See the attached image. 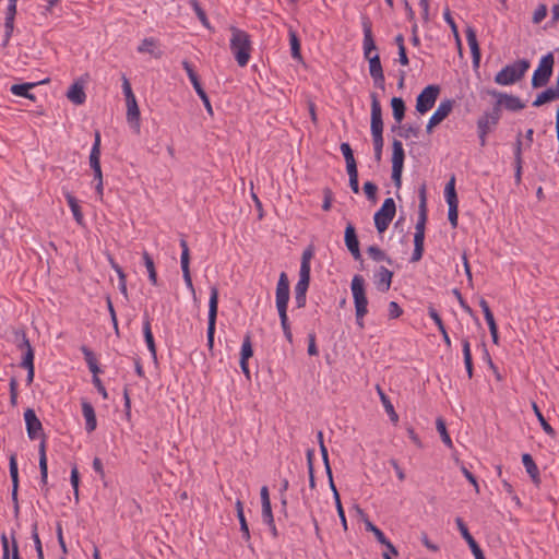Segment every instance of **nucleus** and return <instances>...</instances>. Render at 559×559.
<instances>
[{
	"mask_svg": "<svg viewBox=\"0 0 559 559\" xmlns=\"http://www.w3.org/2000/svg\"><path fill=\"white\" fill-rule=\"evenodd\" d=\"M139 53H148L155 59H159L163 56V51L159 49L158 40L154 37L144 38L136 48Z\"/></svg>",
	"mask_w": 559,
	"mask_h": 559,
	"instance_id": "6ab92c4d",
	"label": "nucleus"
},
{
	"mask_svg": "<svg viewBox=\"0 0 559 559\" xmlns=\"http://www.w3.org/2000/svg\"><path fill=\"white\" fill-rule=\"evenodd\" d=\"M142 255H143L144 265L148 273V280L152 283V285L156 286L157 285V273L155 270L154 260L146 251H144Z\"/></svg>",
	"mask_w": 559,
	"mask_h": 559,
	"instance_id": "e433bc0d",
	"label": "nucleus"
},
{
	"mask_svg": "<svg viewBox=\"0 0 559 559\" xmlns=\"http://www.w3.org/2000/svg\"><path fill=\"white\" fill-rule=\"evenodd\" d=\"M48 81V79L41 81V83H46ZM37 84H40L39 83H22V84H13L10 88L11 93L16 95V96H21V97H25V98H29L32 100L35 99V96L33 94L29 93V90L35 87Z\"/></svg>",
	"mask_w": 559,
	"mask_h": 559,
	"instance_id": "bb28decb",
	"label": "nucleus"
},
{
	"mask_svg": "<svg viewBox=\"0 0 559 559\" xmlns=\"http://www.w3.org/2000/svg\"><path fill=\"white\" fill-rule=\"evenodd\" d=\"M427 222V216L418 215V219L416 223V233L414 235V243L413 245H424L425 240V225Z\"/></svg>",
	"mask_w": 559,
	"mask_h": 559,
	"instance_id": "58836bf2",
	"label": "nucleus"
},
{
	"mask_svg": "<svg viewBox=\"0 0 559 559\" xmlns=\"http://www.w3.org/2000/svg\"><path fill=\"white\" fill-rule=\"evenodd\" d=\"M67 97L75 105L84 104L86 94L84 92L83 85L79 82L73 83L67 92Z\"/></svg>",
	"mask_w": 559,
	"mask_h": 559,
	"instance_id": "b1692460",
	"label": "nucleus"
},
{
	"mask_svg": "<svg viewBox=\"0 0 559 559\" xmlns=\"http://www.w3.org/2000/svg\"><path fill=\"white\" fill-rule=\"evenodd\" d=\"M231 38H230V50L239 67H246L250 59L251 53V40L247 32L230 26Z\"/></svg>",
	"mask_w": 559,
	"mask_h": 559,
	"instance_id": "7ed1b4c3",
	"label": "nucleus"
},
{
	"mask_svg": "<svg viewBox=\"0 0 559 559\" xmlns=\"http://www.w3.org/2000/svg\"><path fill=\"white\" fill-rule=\"evenodd\" d=\"M143 334L150 353L153 355V357H156V345L151 330V322L147 317L143 322Z\"/></svg>",
	"mask_w": 559,
	"mask_h": 559,
	"instance_id": "473e14b6",
	"label": "nucleus"
},
{
	"mask_svg": "<svg viewBox=\"0 0 559 559\" xmlns=\"http://www.w3.org/2000/svg\"><path fill=\"white\" fill-rule=\"evenodd\" d=\"M182 252L180 257V264L182 270L183 281L186 283L187 288L191 292L193 296H195V289L192 283L191 273H190V251L189 247H182Z\"/></svg>",
	"mask_w": 559,
	"mask_h": 559,
	"instance_id": "dca6fc26",
	"label": "nucleus"
},
{
	"mask_svg": "<svg viewBox=\"0 0 559 559\" xmlns=\"http://www.w3.org/2000/svg\"><path fill=\"white\" fill-rule=\"evenodd\" d=\"M462 352H463L464 365H465V368L467 371V376L471 379V378H473L474 368H473V358H472V353H471V344H469V341L467 337H464L462 340Z\"/></svg>",
	"mask_w": 559,
	"mask_h": 559,
	"instance_id": "c756f323",
	"label": "nucleus"
},
{
	"mask_svg": "<svg viewBox=\"0 0 559 559\" xmlns=\"http://www.w3.org/2000/svg\"><path fill=\"white\" fill-rule=\"evenodd\" d=\"M81 352L83 353L84 359L88 367H91L92 365L97 362V359H96L94 353L87 346L83 345L81 347Z\"/></svg>",
	"mask_w": 559,
	"mask_h": 559,
	"instance_id": "774afa93",
	"label": "nucleus"
},
{
	"mask_svg": "<svg viewBox=\"0 0 559 559\" xmlns=\"http://www.w3.org/2000/svg\"><path fill=\"white\" fill-rule=\"evenodd\" d=\"M313 254L314 253H313L312 247H308L302 252L300 270L299 271L311 272L310 262H311V259L313 258Z\"/></svg>",
	"mask_w": 559,
	"mask_h": 559,
	"instance_id": "3c124183",
	"label": "nucleus"
},
{
	"mask_svg": "<svg viewBox=\"0 0 559 559\" xmlns=\"http://www.w3.org/2000/svg\"><path fill=\"white\" fill-rule=\"evenodd\" d=\"M559 100V90L555 87H548L542 93H539L532 105L534 107H540L547 103Z\"/></svg>",
	"mask_w": 559,
	"mask_h": 559,
	"instance_id": "5701e85b",
	"label": "nucleus"
},
{
	"mask_svg": "<svg viewBox=\"0 0 559 559\" xmlns=\"http://www.w3.org/2000/svg\"><path fill=\"white\" fill-rule=\"evenodd\" d=\"M64 197H66L67 203H68L69 207L71 209V212H72V214L74 216V219L79 224H81L82 221H83V214H82V211H81V206L79 205V201L70 192H66Z\"/></svg>",
	"mask_w": 559,
	"mask_h": 559,
	"instance_id": "72a5a7b5",
	"label": "nucleus"
},
{
	"mask_svg": "<svg viewBox=\"0 0 559 559\" xmlns=\"http://www.w3.org/2000/svg\"><path fill=\"white\" fill-rule=\"evenodd\" d=\"M262 519L265 524L273 525L274 518L271 503L262 504Z\"/></svg>",
	"mask_w": 559,
	"mask_h": 559,
	"instance_id": "0e129e2a",
	"label": "nucleus"
},
{
	"mask_svg": "<svg viewBox=\"0 0 559 559\" xmlns=\"http://www.w3.org/2000/svg\"><path fill=\"white\" fill-rule=\"evenodd\" d=\"M17 348L24 352L20 366L22 368L34 366V349L27 335L24 332L22 333L21 342L17 344Z\"/></svg>",
	"mask_w": 559,
	"mask_h": 559,
	"instance_id": "f3484780",
	"label": "nucleus"
},
{
	"mask_svg": "<svg viewBox=\"0 0 559 559\" xmlns=\"http://www.w3.org/2000/svg\"><path fill=\"white\" fill-rule=\"evenodd\" d=\"M350 289L355 304L356 317L364 318L367 312L368 299L365 292V280L361 275H355L352 280Z\"/></svg>",
	"mask_w": 559,
	"mask_h": 559,
	"instance_id": "423d86ee",
	"label": "nucleus"
},
{
	"mask_svg": "<svg viewBox=\"0 0 559 559\" xmlns=\"http://www.w3.org/2000/svg\"><path fill=\"white\" fill-rule=\"evenodd\" d=\"M530 66L527 59H520L512 64H507L496 74L495 82L503 86L514 84L525 75Z\"/></svg>",
	"mask_w": 559,
	"mask_h": 559,
	"instance_id": "20e7f679",
	"label": "nucleus"
},
{
	"mask_svg": "<svg viewBox=\"0 0 559 559\" xmlns=\"http://www.w3.org/2000/svg\"><path fill=\"white\" fill-rule=\"evenodd\" d=\"M393 272L384 266H380L374 273V284L380 292H388L391 287Z\"/></svg>",
	"mask_w": 559,
	"mask_h": 559,
	"instance_id": "a211bd4d",
	"label": "nucleus"
},
{
	"mask_svg": "<svg viewBox=\"0 0 559 559\" xmlns=\"http://www.w3.org/2000/svg\"><path fill=\"white\" fill-rule=\"evenodd\" d=\"M217 310H218V289L215 286H212L210 289V300H209V318H207V347L210 349L214 346V335H215V326L217 319Z\"/></svg>",
	"mask_w": 559,
	"mask_h": 559,
	"instance_id": "0eeeda50",
	"label": "nucleus"
},
{
	"mask_svg": "<svg viewBox=\"0 0 559 559\" xmlns=\"http://www.w3.org/2000/svg\"><path fill=\"white\" fill-rule=\"evenodd\" d=\"M396 212L395 202L392 198L383 201L381 207L374 214V225L379 234H382L392 222Z\"/></svg>",
	"mask_w": 559,
	"mask_h": 559,
	"instance_id": "6e6552de",
	"label": "nucleus"
},
{
	"mask_svg": "<svg viewBox=\"0 0 559 559\" xmlns=\"http://www.w3.org/2000/svg\"><path fill=\"white\" fill-rule=\"evenodd\" d=\"M444 197L449 205L448 217L453 227L457 225L459 200L455 191V178L452 177L445 185Z\"/></svg>",
	"mask_w": 559,
	"mask_h": 559,
	"instance_id": "9d476101",
	"label": "nucleus"
},
{
	"mask_svg": "<svg viewBox=\"0 0 559 559\" xmlns=\"http://www.w3.org/2000/svg\"><path fill=\"white\" fill-rule=\"evenodd\" d=\"M82 413L85 418V429L87 432H92L97 427L96 415L93 405L83 400L82 401Z\"/></svg>",
	"mask_w": 559,
	"mask_h": 559,
	"instance_id": "4be33fe9",
	"label": "nucleus"
},
{
	"mask_svg": "<svg viewBox=\"0 0 559 559\" xmlns=\"http://www.w3.org/2000/svg\"><path fill=\"white\" fill-rule=\"evenodd\" d=\"M455 523H456V526H457L462 537L464 538V540L469 546V548H471L475 559H486L481 548L476 543L474 537L471 535V533H469L466 524L464 523V521L461 518H456L455 519Z\"/></svg>",
	"mask_w": 559,
	"mask_h": 559,
	"instance_id": "4468645a",
	"label": "nucleus"
},
{
	"mask_svg": "<svg viewBox=\"0 0 559 559\" xmlns=\"http://www.w3.org/2000/svg\"><path fill=\"white\" fill-rule=\"evenodd\" d=\"M547 15V5L540 3L535 10L532 21L534 24H539Z\"/></svg>",
	"mask_w": 559,
	"mask_h": 559,
	"instance_id": "052dcab7",
	"label": "nucleus"
},
{
	"mask_svg": "<svg viewBox=\"0 0 559 559\" xmlns=\"http://www.w3.org/2000/svg\"><path fill=\"white\" fill-rule=\"evenodd\" d=\"M32 538L34 540V546H35V549L37 552V559H45L41 540H40L38 532H37V523L36 522L32 526Z\"/></svg>",
	"mask_w": 559,
	"mask_h": 559,
	"instance_id": "8fccbe9b",
	"label": "nucleus"
},
{
	"mask_svg": "<svg viewBox=\"0 0 559 559\" xmlns=\"http://www.w3.org/2000/svg\"><path fill=\"white\" fill-rule=\"evenodd\" d=\"M344 245H359L356 229L350 223L345 228Z\"/></svg>",
	"mask_w": 559,
	"mask_h": 559,
	"instance_id": "de8ad7c7",
	"label": "nucleus"
},
{
	"mask_svg": "<svg viewBox=\"0 0 559 559\" xmlns=\"http://www.w3.org/2000/svg\"><path fill=\"white\" fill-rule=\"evenodd\" d=\"M533 409H534V413L538 419V421L540 423V426L543 428V430L550 437H555L556 432L554 430V428L548 424V421L545 419V417L543 416L540 409L538 408L537 404L536 403H533Z\"/></svg>",
	"mask_w": 559,
	"mask_h": 559,
	"instance_id": "a19ab883",
	"label": "nucleus"
},
{
	"mask_svg": "<svg viewBox=\"0 0 559 559\" xmlns=\"http://www.w3.org/2000/svg\"><path fill=\"white\" fill-rule=\"evenodd\" d=\"M310 284V272L299 271V280L295 286V294L306 295Z\"/></svg>",
	"mask_w": 559,
	"mask_h": 559,
	"instance_id": "4c0bfd02",
	"label": "nucleus"
},
{
	"mask_svg": "<svg viewBox=\"0 0 559 559\" xmlns=\"http://www.w3.org/2000/svg\"><path fill=\"white\" fill-rule=\"evenodd\" d=\"M362 31L364 40L362 49L364 57L369 62V74L373 81V85L381 91L385 90V76L381 64L380 56L378 52L372 55V51H377V45L373 39L371 22L368 17L362 19Z\"/></svg>",
	"mask_w": 559,
	"mask_h": 559,
	"instance_id": "f257e3e1",
	"label": "nucleus"
},
{
	"mask_svg": "<svg viewBox=\"0 0 559 559\" xmlns=\"http://www.w3.org/2000/svg\"><path fill=\"white\" fill-rule=\"evenodd\" d=\"M501 118V102H496L492 106V109L488 112H485L479 119H485L488 121V127L493 128L498 124Z\"/></svg>",
	"mask_w": 559,
	"mask_h": 559,
	"instance_id": "7c9ffc66",
	"label": "nucleus"
},
{
	"mask_svg": "<svg viewBox=\"0 0 559 559\" xmlns=\"http://www.w3.org/2000/svg\"><path fill=\"white\" fill-rule=\"evenodd\" d=\"M198 96L201 98L206 111L212 116L213 115V108L210 102V98L207 94L205 93L204 88L202 87L200 81L192 85Z\"/></svg>",
	"mask_w": 559,
	"mask_h": 559,
	"instance_id": "ea45409f",
	"label": "nucleus"
},
{
	"mask_svg": "<svg viewBox=\"0 0 559 559\" xmlns=\"http://www.w3.org/2000/svg\"><path fill=\"white\" fill-rule=\"evenodd\" d=\"M39 454V471H40V484L41 490L45 496L49 492L48 487V465H47V455H46V439H43L38 447Z\"/></svg>",
	"mask_w": 559,
	"mask_h": 559,
	"instance_id": "2eb2a0df",
	"label": "nucleus"
},
{
	"mask_svg": "<svg viewBox=\"0 0 559 559\" xmlns=\"http://www.w3.org/2000/svg\"><path fill=\"white\" fill-rule=\"evenodd\" d=\"M90 166L92 169L100 168V132H95L94 143L90 153Z\"/></svg>",
	"mask_w": 559,
	"mask_h": 559,
	"instance_id": "a878e982",
	"label": "nucleus"
},
{
	"mask_svg": "<svg viewBox=\"0 0 559 559\" xmlns=\"http://www.w3.org/2000/svg\"><path fill=\"white\" fill-rule=\"evenodd\" d=\"M488 94L496 97L497 102H501V106L509 111H519L525 107V104L518 96L501 93L496 90L488 91Z\"/></svg>",
	"mask_w": 559,
	"mask_h": 559,
	"instance_id": "ddd939ff",
	"label": "nucleus"
},
{
	"mask_svg": "<svg viewBox=\"0 0 559 559\" xmlns=\"http://www.w3.org/2000/svg\"><path fill=\"white\" fill-rule=\"evenodd\" d=\"M392 115L397 123H401L405 117V102L402 97H393L391 99Z\"/></svg>",
	"mask_w": 559,
	"mask_h": 559,
	"instance_id": "c85d7f7f",
	"label": "nucleus"
},
{
	"mask_svg": "<svg viewBox=\"0 0 559 559\" xmlns=\"http://www.w3.org/2000/svg\"><path fill=\"white\" fill-rule=\"evenodd\" d=\"M371 98V135L374 150V159L380 162L382 158L383 148V120L382 108L377 93H370Z\"/></svg>",
	"mask_w": 559,
	"mask_h": 559,
	"instance_id": "f03ea898",
	"label": "nucleus"
},
{
	"mask_svg": "<svg viewBox=\"0 0 559 559\" xmlns=\"http://www.w3.org/2000/svg\"><path fill=\"white\" fill-rule=\"evenodd\" d=\"M436 427L438 432L440 433V437L445 445L449 448L452 447V440L447 431L445 423L442 418H437L436 420Z\"/></svg>",
	"mask_w": 559,
	"mask_h": 559,
	"instance_id": "49530a36",
	"label": "nucleus"
},
{
	"mask_svg": "<svg viewBox=\"0 0 559 559\" xmlns=\"http://www.w3.org/2000/svg\"><path fill=\"white\" fill-rule=\"evenodd\" d=\"M288 35H289V45H290L292 57L295 60L300 61L302 59V57H301L300 40L298 38V35L293 28H289Z\"/></svg>",
	"mask_w": 559,
	"mask_h": 559,
	"instance_id": "c9c22d12",
	"label": "nucleus"
},
{
	"mask_svg": "<svg viewBox=\"0 0 559 559\" xmlns=\"http://www.w3.org/2000/svg\"><path fill=\"white\" fill-rule=\"evenodd\" d=\"M193 11L195 12L198 19L200 20V22L202 23L203 26L205 27H210V22L207 20V16H206V13L205 11L201 8L200 3L198 2V0H190L189 1Z\"/></svg>",
	"mask_w": 559,
	"mask_h": 559,
	"instance_id": "09e8293b",
	"label": "nucleus"
},
{
	"mask_svg": "<svg viewBox=\"0 0 559 559\" xmlns=\"http://www.w3.org/2000/svg\"><path fill=\"white\" fill-rule=\"evenodd\" d=\"M24 420L26 424L27 436L31 440H35L41 436V440L45 439L43 432V425L38 419L36 413L32 408H27L24 412Z\"/></svg>",
	"mask_w": 559,
	"mask_h": 559,
	"instance_id": "f8f14e48",
	"label": "nucleus"
},
{
	"mask_svg": "<svg viewBox=\"0 0 559 559\" xmlns=\"http://www.w3.org/2000/svg\"><path fill=\"white\" fill-rule=\"evenodd\" d=\"M365 525H366V530L369 531V532H372L376 539L381 544V543H386V537L384 535V533L378 528L376 525H373L370 521H366L365 522Z\"/></svg>",
	"mask_w": 559,
	"mask_h": 559,
	"instance_id": "13d9d810",
	"label": "nucleus"
},
{
	"mask_svg": "<svg viewBox=\"0 0 559 559\" xmlns=\"http://www.w3.org/2000/svg\"><path fill=\"white\" fill-rule=\"evenodd\" d=\"M477 132L481 146L486 145V136L490 132V127H488V121L485 119L477 120Z\"/></svg>",
	"mask_w": 559,
	"mask_h": 559,
	"instance_id": "a18cd8bd",
	"label": "nucleus"
},
{
	"mask_svg": "<svg viewBox=\"0 0 559 559\" xmlns=\"http://www.w3.org/2000/svg\"><path fill=\"white\" fill-rule=\"evenodd\" d=\"M9 469H10V476H11V480H12V487H15V489H19V468H17V462H16L15 454H12L10 456Z\"/></svg>",
	"mask_w": 559,
	"mask_h": 559,
	"instance_id": "37998d69",
	"label": "nucleus"
},
{
	"mask_svg": "<svg viewBox=\"0 0 559 559\" xmlns=\"http://www.w3.org/2000/svg\"><path fill=\"white\" fill-rule=\"evenodd\" d=\"M237 518L239 520L240 531L242 533V537H243V539L246 542H249L250 540V531H249V526H248L246 516H245V514H240Z\"/></svg>",
	"mask_w": 559,
	"mask_h": 559,
	"instance_id": "338daca9",
	"label": "nucleus"
},
{
	"mask_svg": "<svg viewBox=\"0 0 559 559\" xmlns=\"http://www.w3.org/2000/svg\"><path fill=\"white\" fill-rule=\"evenodd\" d=\"M454 103L455 102L450 98L442 100L435 112L431 115L430 119L438 124L441 123L452 111Z\"/></svg>",
	"mask_w": 559,
	"mask_h": 559,
	"instance_id": "412c9836",
	"label": "nucleus"
},
{
	"mask_svg": "<svg viewBox=\"0 0 559 559\" xmlns=\"http://www.w3.org/2000/svg\"><path fill=\"white\" fill-rule=\"evenodd\" d=\"M349 177V187L354 193H359V181H358V170L347 171Z\"/></svg>",
	"mask_w": 559,
	"mask_h": 559,
	"instance_id": "69168bd1",
	"label": "nucleus"
},
{
	"mask_svg": "<svg viewBox=\"0 0 559 559\" xmlns=\"http://www.w3.org/2000/svg\"><path fill=\"white\" fill-rule=\"evenodd\" d=\"M377 391L379 393V396H380V400L382 402V405L385 409V412L388 413L390 419L396 424L399 421V415L396 414L394 407H393V404L391 403L390 399L388 397V395L382 391V389L377 385Z\"/></svg>",
	"mask_w": 559,
	"mask_h": 559,
	"instance_id": "2f4dec72",
	"label": "nucleus"
},
{
	"mask_svg": "<svg viewBox=\"0 0 559 559\" xmlns=\"http://www.w3.org/2000/svg\"><path fill=\"white\" fill-rule=\"evenodd\" d=\"M465 34H466L467 44L471 49L473 64H474V67L477 68V67H479V62H480V48L478 45L476 32L473 27L468 26L465 31Z\"/></svg>",
	"mask_w": 559,
	"mask_h": 559,
	"instance_id": "aec40b11",
	"label": "nucleus"
},
{
	"mask_svg": "<svg viewBox=\"0 0 559 559\" xmlns=\"http://www.w3.org/2000/svg\"><path fill=\"white\" fill-rule=\"evenodd\" d=\"M16 14V5L8 4L5 10L4 28L14 26V19Z\"/></svg>",
	"mask_w": 559,
	"mask_h": 559,
	"instance_id": "bf43d9fd",
	"label": "nucleus"
},
{
	"mask_svg": "<svg viewBox=\"0 0 559 559\" xmlns=\"http://www.w3.org/2000/svg\"><path fill=\"white\" fill-rule=\"evenodd\" d=\"M522 463H523L526 472L528 473V475L533 478V480L538 481L539 471H538V467L535 464L533 457L531 456V454H528V453L523 454Z\"/></svg>",
	"mask_w": 559,
	"mask_h": 559,
	"instance_id": "f704fd0d",
	"label": "nucleus"
},
{
	"mask_svg": "<svg viewBox=\"0 0 559 559\" xmlns=\"http://www.w3.org/2000/svg\"><path fill=\"white\" fill-rule=\"evenodd\" d=\"M362 190L369 201L373 203L377 201L378 187L376 183L372 181H366L364 183Z\"/></svg>",
	"mask_w": 559,
	"mask_h": 559,
	"instance_id": "5fc2aeb1",
	"label": "nucleus"
},
{
	"mask_svg": "<svg viewBox=\"0 0 559 559\" xmlns=\"http://www.w3.org/2000/svg\"><path fill=\"white\" fill-rule=\"evenodd\" d=\"M555 57L552 52H548L539 60V64L534 71L531 80L533 88H540L548 84L554 72Z\"/></svg>",
	"mask_w": 559,
	"mask_h": 559,
	"instance_id": "39448f33",
	"label": "nucleus"
},
{
	"mask_svg": "<svg viewBox=\"0 0 559 559\" xmlns=\"http://www.w3.org/2000/svg\"><path fill=\"white\" fill-rule=\"evenodd\" d=\"M419 195V205H418V215L427 216V195H426V185L423 183L418 190Z\"/></svg>",
	"mask_w": 559,
	"mask_h": 559,
	"instance_id": "603ef678",
	"label": "nucleus"
},
{
	"mask_svg": "<svg viewBox=\"0 0 559 559\" xmlns=\"http://www.w3.org/2000/svg\"><path fill=\"white\" fill-rule=\"evenodd\" d=\"M70 481H71V486L73 488L75 503H79V501H80V495H79L80 474H79V469H78L76 465H74L71 468Z\"/></svg>",
	"mask_w": 559,
	"mask_h": 559,
	"instance_id": "79ce46f5",
	"label": "nucleus"
},
{
	"mask_svg": "<svg viewBox=\"0 0 559 559\" xmlns=\"http://www.w3.org/2000/svg\"><path fill=\"white\" fill-rule=\"evenodd\" d=\"M313 455H314V450L313 449L307 450V464H308V472H309V485H310L311 488L316 487L314 471H313Z\"/></svg>",
	"mask_w": 559,
	"mask_h": 559,
	"instance_id": "864d4df0",
	"label": "nucleus"
},
{
	"mask_svg": "<svg viewBox=\"0 0 559 559\" xmlns=\"http://www.w3.org/2000/svg\"><path fill=\"white\" fill-rule=\"evenodd\" d=\"M405 153L403 144L400 140L394 139L392 142V167H404Z\"/></svg>",
	"mask_w": 559,
	"mask_h": 559,
	"instance_id": "393cba45",
	"label": "nucleus"
},
{
	"mask_svg": "<svg viewBox=\"0 0 559 559\" xmlns=\"http://www.w3.org/2000/svg\"><path fill=\"white\" fill-rule=\"evenodd\" d=\"M388 312L390 319H397L403 314V309L397 302L390 301Z\"/></svg>",
	"mask_w": 559,
	"mask_h": 559,
	"instance_id": "e2e57ef3",
	"label": "nucleus"
},
{
	"mask_svg": "<svg viewBox=\"0 0 559 559\" xmlns=\"http://www.w3.org/2000/svg\"><path fill=\"white\" fill-rule=\"evenodd\" d=\"M289 300V281L286 273L282 272L276 286L277 311H287Z\"/></svg>",
	"mask_w": 559,
	"mask_h": 559,
	"instance_id": "9b49d317",
	"label": "nucleus"
},
{
	"mask_svg": "<svg viewBox=\"0 0 559 559\" xmlns=\"http://www.w3.org/2000/svg\"><path fill=\"white\" fill-rule=\"evenodd\" d=\"M399 135L408 139L409 136L417 138L419 135V128L412 124H405L400 128Z\"/></svg>",
	"mask_w": 559,
	"mask_h": 559,
	"instance_id": "6e6d98bb",
	"label": "nucleus"
},
{
	"mask_svg": "<svg viewBox=\"0 0 559 559\" xmlns=\"http://www.w3.org/2000/svg\"><path fill=\"white\" fill-rule=\"evenodd\" d=\"M253 356V349L250 335H246L241 345L240 360H248Z\"/></svg>",
	"mask_w": 559,
	"mask_h": 559,
	"instance_id": "c03bdc74",
	"label": "nucleus"
},
{
	"mask_svg": "<svg viewBox=\"0 0 559 559\" xmlns=\"http://www.w3.org/2000/svg\"><path fill=\"white\" fill-rule=\"evenodd\" d=\"M368 254L374 261L386 260L391 263V260L386 257L385 252L382 251L379 247H368Z\"/></svg>",
	"mask_w": 559,
	"mask_h": 559,
	"instance_id": "4d7b16f0",
	"label": "nucleus"
},
{
	"mask_svg": "<svg viewBox=\"0 0 559 559\" xmlns=\"http://www.w3.org/2000/svg\"><path fill=\"white\" fill-rule=\"evenodd\" d=\"M127 103V119L130 123L136 122V129H140L139 120H140V109L134 97L126 99Z\"/></svg>",
	"mask_w": 559,
	"mask_h": 559,
	"instance_id": "cd10ccee",
	"label": "nucleus"
},
{
	"mask_svg": "<svg viewBox=\"0 0 559 559\" xmlns=\"http://www.w3.org/2000/svg\"><path fill=\"white\" fill-rule=\"evenodd\" d=\"M182 67L186 70L188 78L192 85L200 81L198 74L195 73L193 67L191 66V63L189 61L183 60Z\"/></svg>",
	"mask_w": 559,
	"mask_h": 559,
	"instance_id": "680f3d73",
	"label": "nucleus"
},
{
	"mask_svg": "<svg viewBox=\"0 0 559 559\" xmlns=\"http://www.w3.org/2000/svg\"><path fill=\"white\" fill-rule=\"evenodd\" d=\"M440 94V86L437 84L427 85L416 98V110L424 115L429 111L436 104Z\"/></svg>",
	"mask_w": 559,
	"mask_h": 559,
	"instance_id": "1a4fd4ad",
	"label": "nucleus"
}]
</instances>
